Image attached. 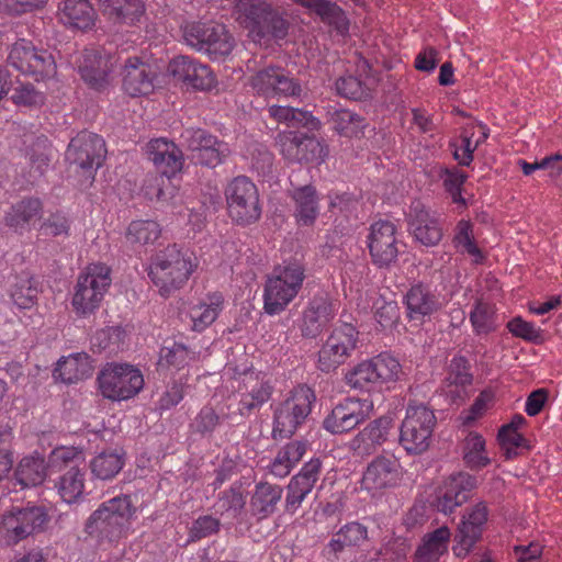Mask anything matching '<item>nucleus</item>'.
<instances>
[{
    "label": "nucleus",
    "instance_id": "1",
    "mask_svg": "<svg viewBox=\"0 0 562 562\" xmlns=\"http://www.w3.org/2000/svg\"><path fill=\"white\" fill-rule=\"evenodd\" d=\"M233 13L254 43L269 44L289 33L290 22L284 14L266 1L235 0Z\"/></svg>",
    "mask_w": 562,
    "mask_h": 562
},
{
    "label": "nucleus",
    "instance_id": "2",
    "mask_svg": "<svg viewBox=\"0 0 562 562\" xmlns=\"http://www.w3.org/2000/svg\"><path fill=\"white\" fill-rule=\"evenodd\" d=\"M137 507L130 494H121L102 504L89 516L85 531L99 542H119L126 538Z\"/></svg>",
    "mask_w": 562,
    "mask_h": 562
},
{
    "label": "nucleus",
    "instance_id": "3",
    "mask_svg": "<svg viewBox=\"0 0 562 562\" xmlns=\"http://www.w3.org/2000/svg\"><path fill=\"white\" fill-rule=\"evenodd\" d=\"M198 263L188 250L178 245H168L151 259L148 277L161 296L168 297L182 289Z\"/></svg>",
    "mask_w": 562,
    "mask_h": 562
},
{
    "label": "nucleus",
    "instance_id": "4",
    "mask_svg": "<svg viewBox=\"0 0 562 562\" xmlns=\"http://www.w3.org/2000/svg\"><path fill=\"white\" fill-rule=\"evenodd\" d=\"M315 401L314 391L305 384L291 390L273 409L272 438L274 440L291 438L306 422Z\"/></svg>",
    "mask_w": 562,
    "mask_h": 562
},
{
    "label": "nucleus",
    "instance_id": "5",
    "mask_svg": "<svg viewBox=\"0 0 562 562\" xmlns=\"http://www.w3.org/2000/svg\"><path fill=\"white\" fill-rule=\"evenodd\" d=\"M305 269L297 262L277 267L267 279L263 293V308L269 315L279 314L295 299L302 289Z\"/></svg>",
    "mask_w": 562,
    "mask_h": 562
},
{
    "label": "nucleus",
    "instance_id": "6",
    "mask_svg": "<svg viewBox=\"0 0 562 562\" xmlns=\"http://www.w3.org/2000/svg\"><path fill=\"white\" fill-rule=\"evenodd\" d=\"M437 418L424 404L409 403L400 427V445L408 454H422L430 447Z\"/></svg>",
    "mask_w": 562,
    "mask_h": 562
},
{
    "label": "nucleus",
    "instance_id": "7",
    "mask_svg": "<svg viewBox=\"0 0 562 562\" xmlns=\"http://www.w3.org/2000/svg\"><path fill=\"white\" fill-rule=\"evenodd\" d=\"M182 36L188 45L212 59L228 56L235 46L226 26L214 21L187 23L182 26Z\"/></svg>",
    "mask_w": 562,
    "mask_h": 562
},
{
    "label": "nucleus",
    "instance_id": "8",
    "mask_svg": "<svg viewBox=\"0 0 562 562\" xmlns=\"http://www.w3.org/2000/svg\"><path fill=\"white\" fill-rule=\"evenodd\" d=\"M224 193L228 215L235 223L245 226L260 218L258 189L249 178L235 177L227 183Z\"/></svg>",
    "mask_w": 562,
    "mask_h": 562
},
{
    "label": "nucleus",
    "instance_id": "9",
    "mask_svg": "<svg viewBox=\"0 0 562 562\" xmlns=\"http://www.w3.org/2000/svg\"><path fill=\"white\" fill-rule=\"evenodd\" d=\"M48 521L49 516L42 506L13 507L2 517L0 533L12 546L44 531Z\"/></svg>",
    "mask_w": 562,
    "mask_h": 562
},
{
    "label": "nucleus",
    "instance_id": "10",
    "mask_svg": "<svg viewBox=\"0 0 562 562\" xmlns=\"http://www.w3.org/2000/svg\"><path fill=\"white\" fill-rule=\"evenodd\" d=\"M110 284V268L103 263L90 265L77 281L72 297V306L77 314L87 315L94 312Z\"/></svg>",
    "mask_w": 562,
    "mask_h": 562
},
{
    "label": "nucleus",
    "instance_id": "11",
    "mask_svg": "<svg viewBox=\"0 0 562 562\" xmlns=\"http://www.w3.org/2000/svg\"><path fill=\"white\" fill-rule=\"evenodd\" d=\"M99 387L104 397L113 401L127 400L144 386L140 371L130 364H111L98 375Z\"/></svg>",
    "mask_w": 562,
    "mask_h": 562
},
{
    "label": "nucleus",
    "instance_id": "12",
    "mask_svg": "<svg viewBox=\"0 0 562 562\" xmlns=\"http://www.w3.org/2000/svg\"><path fill=\"white\" fill-rule=\"evenodd\" d=\"M181 139L191 159L201 166L215 168L229 155L228 145L203 128H186Z\"/></svg>",
    "mask_w": 562,
    "mask_h": 562
},
{
    "label": "nucleus",
    "instance_id": "13",
    "mask_svg": "<svg viewBox=\"0 0 562 562\" xmlns=\"http://www.w3.org/2000/svg\"><path fill=\"white\" fill-rule=\"evenodd\" d=\"M8 61L20 72L34 76L36 80L55 72V60L52 54L37 49L26 40H19L12 45Z\"/></svg>",
    "mask_w": 562,
    "mask_h": 562
},
{
    "label": "nucleus",
    "instance_id": "14",
    "mask_svg": "<svg viewBox=\"0 0 562 562\" xmlns=\"http://www.w3.org/2000/svg\"><path fill=\"white\" fill-rule=\"evenodd\" d=\"M276 143L282 156L291 162L321 164L327 156L326 148L314 136L288 131L276 137Z\"/></svg>",
    "mask_w": 562,
    "mask_h": 562
},
{
    "label": "nucleus",
    "instance_id": "15",
    "mask_svg": "<svg viewBox=\"0 0 562 562\" xmlns=\"http://www.w3.org/2000/svg\"><path fill=\"white\" fill-rule=\"evenodd\" d=\"M105 154L103 138L94 133L82 131L70 140L66 158L70 165L92 173L102 166Z\"/></svg>",
    "mask_w": 562,
    "mask_h": 562
},
{
    "label": "nucleus",
    "instance_id": "16",
    "mask_svg": "<svg viewBox=\"0 0 562 562\" xmlns=\"http://www.w3.org/2000/svg\"><path fill=\"white\" fill-rule=\"evenodd\" d=\"M372 412V401L348 397L331 409L325 417L323 426L331 434H344L368 419Z\"/></svg>",
    "mask_w": 562,
    "mask_h": 562
},
{
    "label": "nucleus",
    "instance_id": "17",
    "mask_svg": "<svg viewBox=\"0 0 562 562\" xmlns=\"http://www.w3.org/2000/svg\"><path fill=\"white\" fill-rule=\"evenodd\" d=\"M403 244L397 238L396 226L390 221H379L371 225L368 248L372 262L379 268L394 263Z\"/></svg>",
    "mask_w": 562,
    "mask_h": 562
},
{
    "label": "nucleus",
    "instance_id": "18",
    "mask_svg": "<svg viewBox=\"0 0 562 562\" xmlns=\"http://www.w3.org/2000/svg\"><path fill=\"white\" fill-rule=\"evenodd\" d=\"M358 331L350 324L336 328L318 352V368L330 372L342 364L356 348Z\"/></svg>",
    "mask_w": 562,
    "mask_h": 562
},
{
    "label": "nucleus",
    "instance_id": "19",
    "mask_svg": "<svg viewBox=\"0 0 562 562\" xmlns=\"http://www.w3.org/2000/svg\"><path fill=\"white\" fill-rule=\"evenodd\" d=\"M76 63L81 79L90 88L101 91L110 86L111 74L116 64L113 56L97 49H85Z\"/></svg>",
    "mask_w": 562,
    "mask_h": 562
},
{
    "label": "nucleus",
    "instance_id": "20",
    "mask_svg": "<svg viewBox=\"0 0 562 562\" xmlns=\"http://www.w3.org/2000/svg\"><path fill=\"white\" fill-rule=\"evenodd\" d=\"M254 90L263 97H300L303 89L299 80L282 68L267 67L257 71L250 80Z\"/></svg>",
    "mask_w": 562,
    "mask_h": 562
},
{
    "label": "nucleus",
    "instance_id": "21",
    "mask_svg": "<svg viewBox=\"0 0 562 562\" xmlns=\"http://www.w3.org/2000/svg\"><path fill=\"white\" fill-rule=\"evenodd\" d=\"M487 518L488 509L484 502L477 503L463 516L454 537L457 544L453 547V552L457 557L465 558L469 554L480 540Z\"/></svg>",
    "mask_w": 562,
    "mask_h": 562
},
{
    "label": "nucleus",
    "instance_id": "22",
    "mask_svg": "<svg viewBox=\"0 0 562 562\" xmlns=\"http://www.w3.org/2000/svg\"><path fill=\"white\" fill-rule=\"evenodd\" d=\"M476 486V477L459 472L447 477L437 491L436 507L443 514L452 513L469 498V493Z\"/></svg>",
    "mask_w": 562,
    "mask_h": 562
},
{
    "label": "nucleus",
    "instance_id": "23",
    "mask_svg": "<svg viewBox=\"0 0 562 562\" xmlns=\"http://www.w3.org/2000/svg\"><path fill=\"white\" fill-rule=\"evenodd\" d=\"M122 77L123 90L133 98L148 95L156 88V70L138 57L125 60Z\"/></svg>",
    "mask_w": 562,
    "mask_h": 562
},
{
    "label": "nucleus",
    "instance_id": "24",
    "mask_svg": "<svg viewBox=\"0 0 562 562\" xmlns=\"http://www.w3.org/2000/svg\"><path fill=\"white\" fill-rule=\"evenodd\" d=\"M169 71L178 81L195 90H211L216 79L211 68L190 57L179 56L169 64Z\"/></svg>",
    "mask_w": 562,
    "mask_h": 562
},
{
    "label": "nucleus",
    "instance_id": "25",
    "mask_svg": "<svg viewBox=\"0 0 562 562\" xmlns=\"http://www.w3.org/2000/svg\"><path fill=\"white\" fill-rule=\"evenodd\" d=\"M321 469V460L312 459L290 480L286 486L285 512L294 514L301 507L318 481Z\"/></svg>",
    "mask_w": 562,
    "mask_h": 562
},
{
    "label": "nucleus",
    "instance_id": "26",
    "mask_svg": "<svg viewBox=\"0 0 562 562\" xmlns=\"http://www.w3.org/2000/svg\"><path fill=\"white\" fill-rule=\"evenodd\" d=\"M147 156L157 171L165 176L167 180L175 177L183 168L182 150L173 142L166 138L151 139L147 144Z\"/></svg>",
    "mask_w": 562,
    "mask_h": 562
},
{
    "label": "nucleus",
    "instance_id": "27",
    "mask_svg": "<svg viewBox=\"0 0 562 562\" xmlns=\"http://www.w3.org/2000/svg\"><path fill=\"white\" fill-rule=\"evenodd\" d=\"M408 226L415 239L424 246H436L442 238L437 217L419 201L411 205Z\"/></svg>",
    "mask_w": 562,
    "mask_h": 562
},
{
    "label": "nucleus",
    "instance_id": "28",
    "mask_svg": "<svg viewBox=\"0 0 562 562\" xmlns=\"http://www.w3.org/2000/svg\"><path fill=\"white\" fill-rule=\"evenodd\" d=\"M392 428L393 418L391 416H381L370 422L351 439L350 449L356 456H370L387 440Z\"/></svg>",
    "mask_w": 562,
    "mask_h": 562
},
{
    "label": "nucleus",
    "instance_id": "29",
    "mask_svg": "<svg viewBox=\"0 0 562 562\" xmlns=\"http://www.w3.org/2000/svg\"><path fill=\"white\" fill-rule=\"evenodd\" d=\"M400 464L393 458L375 457L367 467L361 480V487L369 492H379L396 484Z\"/></svg>",
    "mask_w": 562,
    "mask_h": 562
},
{
    "label": "nucleus",
    "instance_id": "30",
    "mask_svg": "<svg viewBox=\"0 0 562 562\" xmlns=\"http://www.w3.org/2000/svg\"><path fill=\"white\" fill-rule=\"evenodd\" d=\"M334 317L331 300L326 294L315 295L303 312L302 335L308 338L318 336Z\"/></svg>",
    "mask_w": 562,
    "mask_h": 562
},
{
    "label": "nucleus",
    "instance_id": "31",
    "mask_svg": "<svg viewBox=\"0 0 562 562\" xmlns=\"http://www.w3.org/2000/svg\"><path fill=\"white\" fill-rule=\"evenodd\" d=\"M43 203L37 198H24L10 207L4 216L8 227L18 233L29 231L42 218Z\"/></svg>",
    "mask_w": 562,
    "mask_h": 562
},
{
    "label": "nucleus",
    "instance_id": "32",
    "mask_svg": "<svg viewBox=\"0 0 562 562\" xmlns=\"http://www.w3.org/2000/svg\"><path fill=\"white\" fill-rule=\"evenodd\" d=\"M52 158V146L45 136L36 137L25 151L24 177L27 182L35 183L48 170Z\"/></svg>",
    "mask_w": 562,
    "mask_h": 562
},
{
    "label": "nucleus",
    "instance_id": "33",
    "mask_svg": "<svg viewBox=\"0 0 562 562\" xmlns=\"http://www.w3.org/2000/svg\"><path fill=\"white\" fill-rule=\"evenodd\" d=\"M405 303L408 311V317L414 321H420L425 316L431 315L441 307V302L428 286L424 284L413 285L405 295Z\"/></svg>",
    "mask_w": 562,
    "mask_h": 562
},
{
    "label": "nucleus",
    "instance_id": "34",
    "mask_svg": "<svg viewBox=\"0 0 562 562\" xmlns=\"http://www.w3.org/2000/svg\"><path fill=\"white\" fill-rule=\"evenodd\" d=\"M244 386L246 392L241 394L238 408L241 415H249L261 407L270 400L273 391L269 381L259 379V375L254 372L246 374Z\"/></svg>",
    "mask_w": 562,
    "mask_h": 562
},
{
    "label": "nucleus",
    "instance_id": "35",
    "mask_svg": "<svg viewBox=\"0 0 562 562\" xmlns=\"http://www.w3.org/2000/svg\"><path fill=\"white\" fill-rule=\"evenodd\" d=\"M8 292L20 308H31L37 301L38 282L30 271L11 274L8 278Z\"/></svg>",
    "mask_w": 562,
    "mask_h": 562
},
{
    "label": "nucleus",
    "instance_id": "36",
    "mask_svg": "<svg viewBox=\"0 0 562 562\" xmlns=\"http://www.w3.org/2000/svg\"><path fill=\"white\" fill-rule=\"evenodd\" d=\"M93 366L89 355L79 352L60 359L54 370V378L64 383L72 384L91 376Z\"/></svg>",
    "mask_w": 562,
    "mask_h": 562
},
{
    "label": "nucleus",
    "instance_id": "37",
    "mask_svg": "<svg viewBox=\"0 0 562 562\" xmlns=\"http://www.w3.org/2000/svg\"><path fill=\"white\" fill-rule=\"evenodd\" d=\"M283 488L280 485L268 482H260L255 486L250 499V510L258 519H265L271 516L280 503Z\"/></svg>",
    "mask_w": 562,
    "mask_h": 562
},
{
    "label": "nucleus",
    "instance_id": "38",
    "mask_svg": "<svg viewBox=\"0 0 562 562\" xmlns=\"http://www.w3.org/2000/svg\"><path fill=\"white\" fill-rule=\"evenodd\" d=\"M58 10L64 24L79 30H88L94 25L97 14L88 0H64Z\"/></svg>",
    "mask_w": 562,
    "mask_h": 562
},
{
    "label": "nucleus",
    "instance_id": "39",
    "mask_svg": "<svg viewBox=\"0 0 562 562\" xmlns=\"http://www.w3.org/2000/svg\"><path fill=\"white\" fill-rule=\"evenodd\" d=\"M103 13L114 23L133 25L145 12L142 0H100Z\"/></svg>",
    "mask_w": 562,
    "mask_h": 562
},
{
    "label": "nucleus",
    "instance_id": "40",
    "mask_svg": "<svg viewBox=\"0 0 562 562\" xmlns=\"http://www.w3.org/2000/svg\"><path fill=\"white\" fill-rule=\"evenodd\" d=\"M451 532L446 526H441L424 536L422 543L416 549L415 562H436L448 551Z\"/></svg>",
    "mask_w": 562,
    "mask_h": 562
},
{
    "label": "nucleus",
    "instance_id": "41",
    "mask_svg": "<svg viewBox=\"0 0 562 562\" xmlns=\"http://www.w3.org/2000/svg\"><path fill=\"white\" fill-rule=\"evenodd\" d=\"M295 3L314 11L321 19L333 25L338 32L345 33L349 29V21L344 10L329 0H293Z\"/></svg>",
    "mask_w": 562,
    "mask_h": 562
},
{
    "label": "nucleus",
    "instance_id": "42",
    "mask_svg": "<svg viewBox=\"0 0 562 562\" xmlns=\"http://www.w3.org/2000/svg\"><path fill=\"white\" fill-rule=\"evenodd\" d=\"M47 467L40 456L24 457L15 471V479L22 487L36 486L44 482Z\"/></svg>",
    "mask_w": 562,
    "mask_h": 562
},
{
    "label": "nucleus",
    "instance_id": "43",
    "mask_svg": "<svg viewBox=\"0 0 562 562\" xmlns=\"http://www.w3.org/2000/svg\"><path fill=\"white\" fill-rule=\"evenodd\" d=\"M292 198L295 201L297 221L303 225H311L318 214L315 188L312 186L300 187L293 191Z\"/></svg>",
    "mask_w": 562,
    "mask_h": 562
},
{
    "label": "nucleus",
    "instance_id": "44",
    "mask_svg": "<svg viewBox=\"0 0 562 562\" xmlns=\"http://www.w3.org/2000/svg\"><path fill=\"white\" fill-rule=\"evenodd\" d=\"M57 490L64 502L72 504L85 492V472L78 464L71 465L58 480Z\"/></svg>",
    "mask_w": 562,
    "mask_h": 562
},
{
    "label": "nucleus",
    "instance_id": "45",
    "mask_svg": "<svg viewBox=\"0 0 562 562\" xmlns=\"http://www.w3.org/2000/svg\"><path fill=\"white\" fill-rule=\"evenodd\" d=\"M345 381L351 389L359 391L371 392L380 387L371 359L360 362L348 371Z\"/></svg>",
    "mask_w": 562,
    "mask_h": 562
},
{
    "label": "nucleus",
    "instance_id": "46",
    "mask_svg": "<svg viewBox=\"0 0 562 562\" xmlns=\"http://www.w3.org/2000/svg\"><path fill=\"white\" fill-rule=\"evenodd\" d=\"M463 461L472 470H480L491 463L485 453V440L477 432H470L462 445Z\"/></svg>",
    "mask_w": 562,
    "mask_h": 562
},
{
    "label": "nucleus",
    "instance_id": "47",
    "mask_svg": "<svg viewBox=\"0 0 562 562\" xmlns=\"http://www.w3.org/2000/svg\"><path fill=\"white\" fill-rule=\"evenodd\" d=\"M368 538L367 527L352 521L342 526L329 541L334 552L342 551L346 547L360 546Z\"/></svg>",
    "mask_w": 562,
    "mask_h": 562
},
{
    "label": "nucleus",
    "instance_id": "48",
    "mask_svg": "<svg viewBox=\"0 0 562 562\" xmlns=\"http://www.w3.org/2000/svg\"><path fill=\"white\" fill-rule=\"evenodd\" d=\"M124 465V454L104 451L90 462L92 474L100 480L113 479Z\"/></svg>",
    "mask_w": 562,
    "mask_h": 562
},
{
    "label": "nucleus",
    "instance_id": "49",
    "mask_svg": "<svg viewBox=\"0 0 562 562\" xmlns=\"http://www.w3.org/2000/svg\"><path fill=\"white\" fill-rule=\"evenodd\" d=\"M333 128L346 137H355L362 133L364 119L349 110H336L330 114Z\"/></svg>",
    "mask_w": 562,
    "mask_h": 562
},
{
    "label": "nucleus",
    "instance_id": "50",
    "mask_svg": "<svg viewBox=\"0 0 562 562\" xmlns=\"http://www.w3.org/2000/svg\"><path fill=\"white\" fill-rule=\"evenodd\" d=\"M470 321L477 335L488 334L497 328L495 308L492 304L477 301L470 313Z\"/></svg>",
    "mask_w": 562,
    "mask_h": 562
},
{
    "label": "nucleus",
    "instance_id": "51",
    "mask_svg": "<svg viewBox=\"0 0 562 562\" xmlns=\"http://www.w3.org/2000/svg\"><path fill=\"white\" fill-rule=\"evenodd\" d=\"M159 224L155 221H133L126 232V239L132 244L147 245L160 236Z\"/></svg>",
    "mask_w": 562,
    "mask_h": 562
},
{
    "label": "nucleus",
    "instance_id": "52",
    "mask_svg": "<svg viewBox=\"0 0 562 562\" xmlns=\"http://www.w3.org/2000/svg\"><path fill=\"white\" fill-rule=\"evenodd\" d=\"M221 296H215L209 304L201 303L191 307L190 317L192 321V328L196 331H202L210 326L216 319L221 310Z\"/></svg>",
    "mask_w": 562,
    "mask_h": 562
},
{
    "label": "nucleus",
    "instance_id": "53",
    "mask_svg": "<svg viewBox=\"0 0 562 562\" xmlns=\"http://www.w3.org/2000/svg\"><path fill=\"white\" fill-rule=\"evenodd\" d=\"M438 176L442 180L445 190L450 194L452 202L465 205V200L462 198L461 191L463 183L468 179V175L453 167L451 169L441 168Z\"/></svg>",
    "mask_w": 562,
    "mask_h": 562
},
{
    "label": "nucleus",
    "instance_id": "54",
    "mask_svg": "<svg viewBox=\"0 0 562 562\" xmlns=\"http://www.w3.org/2000/svg\"><path fill=\"white\" fill-rule=\"evenodd\" d=\"M380 386L395 381L401 372V364L393 356L380 353L371 359Z\"/></svg>",
    "mask_w": 562,
    "mask_h": 562
},
{
    "label": "nucleus",
    "instance_id": "55",
    "mask_svg": "<svg viewBox=\"0 0 562 562\" xmlns=\"http://www.w3.org/2000/svg\"><path fill=\"white\" fill-rule=\"evenodd\" d=\"M448 386L465 387L472 384L473 375L470 372L469 361L462 357H454L449 364L448 374L445 379Z\"/></svg>",
    "mask_w": 562,
    "mask_h": 562
},
{
    "label": "nucleus",
    "instance_id": "56",
    "mask_svg": "<svg viewBox=\"0 0 562 562\" xmlns=\"http://www.w3.org/2000/svg\"><path fill=\"white\" fill-rule=\"evenodd\" d=\"M246 501L240 485H233L225 491L216 503V510L221 514L227 513L232 517H237L245 507Z\"/></svg>",
    "mask_w": 562,
    "mask_h": 562
},
{
    "label": "nucleus",
    "instance_id": "57",
    "mask_svg": "<svg viewBox=\"0 0 562 562\" xmlns=\"http://www.w3.org/2000/svg\"><path fill=\"white\" fill-rule=\"evenodd\" d=\"M335 86L339 95L350 100H364L370 97V89L355 76L340 77Z\"/></svg>",
    "mask_w": 562,
    "mask_h": 562
},
{
    "label": "nucleus",
    "instance_id": "58",
    "mask_svg": "<svg viewBox=\"0 0 562 562\" xmlns=\"http://www.w3.org/2000/svg\"><path fill=\"white\" fill-rule=\"evenodd\" d=\"M195 359V353L182 344L173 342L171 347L161 349L160 361L176 369H182Z\"/></svg>",
    "mask_w": 562,
    "mask_h": 562
},
{
    "label": "nucleus",
    "instance_id": "59",
    "mask_svg": "<svg viewBox=\"0 0 562 562\" xmlns=\"http://www.w3.org/2000/svg\"><path fill=\"white\" fill-rule=\"evenodd\" d=\"M221 423V417L210 406H204L191 424L193 431L206 436L211 435Z\"/></svg>",
    "mask_w": 562,
    "mask_h": 562
},
{
    "label": "nucleus",
    "instance_id": "60",
    "mask_svg": "<svg viewBox=\"0 0 562 562\" xmlns=\"http://www.w3.org/2000/svg\"><path fill=\"white\" fill-rule=\"evenodd\" d=\"M81 457L82 452L75 447H58L50 452L48 463L50 468L60 470L63 467L78 464Z\"/></svg>",
    "mask_w": 562,
    "mask_h": 562
},
{
    "label": "nucleus",
    "instance_id": "61",
    "mask_svg": "<svg viewBox=\"0 0 562 562\" xmlns=\"http://www.w3.org/2000/svg\"><path fill=\"white\" fill-rule=\"evenodd\" d=\"M508 330L516 337L522 338L533 344L542 342V334L533 324L515 317L507 323Z\"/></svg>",
    "mask_w": 562,
    "mask_h": 562
},
{
    "label": "nucleus",
    "instance_id": "62",
    "mask_svg": "<svg viewBox=\"0 0 562 562\" xmlns=\"http://www.w3.org/2000/svg\"><path fill=\"white\" fill-rule=\"evenodd\" d=\"M184 395V384L179 381H172L166 386L157 402V409L167 411L179 404Z\"/></svg>",
    "mask_w": 562,
    "mask_h": 562
},
{
    "label": "nucleus",
    "instance_id": "63",
    "mask_svg": "<svg viewBox=\"0 0 562 562\" xmlns=\"http://www.w3.org/2000/svg\"><path fill=\"white\" fill-rule=\"evenodd\" d=\"M454 241L461 245L472 256H480L481 251L474 243L472 225L468 221H460L457 225Z\"/></svg>",
    "mask_w": 562,
    "mask_h": 562
},
{
    "label": "nucleus",
    "instance_id": "64",
    "mask_svg": "<svg viewBox=\"0 0 562 562\" xmlns=\"http://www.w3.org/2000/svg\"><path fill=\"white\" fill-rule=\"evenodd\" d=\"M41 228L46 235L68 236L70 229L69 220L61 213L50 214L42 224Z\"/></svg>",
    "mask_w": 562,
    "mask_h": 562
}]
</instances>
